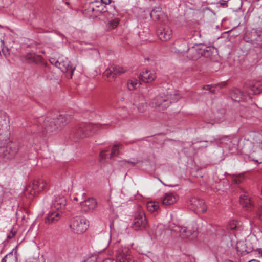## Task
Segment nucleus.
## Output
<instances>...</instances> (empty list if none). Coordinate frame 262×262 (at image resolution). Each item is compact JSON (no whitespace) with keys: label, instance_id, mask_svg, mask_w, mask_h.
<instances>
[{"label":"nucleus","instance_id":"c03bdc74","mask_svg":"<svg viewBox=\"0 0 262 262\" xmlns=\"http://www.w3.org/2000/svg\"><path fill=\"white\" fill-rule=\"evenodd\" d=\"M228 0H220V4L222 6L225 5L227 4Z\"/></svg>","mask_w":262,"mask_h":262},{"label":"nucleus","instance_id":"f3484780","mask_svg":"<svg viewBox=\"0 0 262 262\" xmlns=\"http://www.w3.org/2000/svg\"><path fill=\"white\" fill-rule=\"evenodd\" d=\"M67 200L63 195L56 196L53 201V208L62 213L65 210Z\"/></svg>","mask_w":262,"mask_h":262},{"label":"nucleus","instance_id":"20e7f679","mask_svg":"<svg viewBox=\"0 0 262 262\" xmlns=\"http://www.w3.org/2000/svg\"><path fill=\"white\" fill-rule=\"evenodd\" d=\"M170 229L171 231V234L175 236H180L183 239H193L195 238L198 234L195 229H190L189 227H181L173 225Z\"/></svg>","mask_w":262,"mask_h":262},{"label":"nucleus","instance_id":"8fccbe9b","mask_svg":"<svg viewBox=\"0 0 262 262\" xmlns=\"http://www.w3.org/2000/svg\"><path fill=\"white\" fill-rule=\"evenodd\" d=\"M56 61V60H55V59H51L50 60V62H51V63L52 64H54V65H55V61Z\"/></svg>","mask_w":262,"mask_h":262},{"label":"nucleus","instance_id":"f704fd0d","mask_svg":"<svg viewBox=\"0 0 262 262\" xmlns=\"http://www.w3.org/2000/svg\"><path fill=\"white\" fill-rule=\"evenodd\" d=\"M256 218L262 221V206H260L258 208L256 211Z\"/></svg>","mask_w":262,"mask_h":262},{"label":"nucleus","instance_id":"4be33fe9","mask_svg":"<svg viewBox=\"0 0 262 262\" xmlns=\"http://www.w3.org/2000/svg\"><path fill=\"white\" fill-rule=\"evenodd\" d=\"M244 139L251 142L253 145L259 143L262 140V135L256 132H249L244 135Z\"/></svg>","mask_w":262,"mask_h":262},{"label":"nucleus","instance_id":"bb28decb","mask_svg":"<svg viewBox=\"0 0 262 262\" xmlns=\"http://www.w3.org/2000/svg\"><path fill=\"white\" fill-rule=\"evenodd\" d=\"M251 154L253 157L262 159V140L259 143L253 145Z\"/></svg>","mask_w":262,"mask_h":262},{"label":"nucleus","instance_id":"6ab92c4d","mask_svg":"<svg viewBox=\"0 0 262 262\" xmlns=\"http://www.w3.org/2000/svg\"><path fill=\"white\" fill-rule=\"evenodd\" d=\"M157 75L154 70L144 69L140 74L139 78L144 82H150L153 81L156 78Z\"/></svg>","mask_w":262,"mask_h":262},{"label":"nucleus","instance_id":"cd10ccee","mask_svg":"<svg viewBox=\"0 0 262 262\" xmlns=\"http://www.w3.org/2000/svg\"><path fill=\"white\" fill-rule=\"evenodd\" d=\"M239 202L241 204L245 209L250 210L252 207V202L251 199L246 194L242 195L240 196Z\"/></svg>","mask_w":262,"mask_h":262},{"label":"nucleus","instance_id":"72a5a7b5","mask_svg":"<svg viewBox=\"0 0 262 262\" xmlns=\"http://www.w3.org/2000/svg\"><path fill=\"white\" fill-rule=\"evenodd\" d=\"M226 83L225 82H223V83H219L217 84H215V85H205L203 89L204 90L209 91L210 93H211L212 94H214L215 91L214 89H213V88H215L217 86H219L220 88H222V87L225 86L226 85Z\"/></svg>","mask_w":262,"mask_h":262},{"label":"nucleus","instance_id":"f8f14e48","mask_svg":"<svg viewBox=\"0 0 262 262\" xmlns=\"http://www.w3.org/2000/svg\"><path fill=\"white\" fill-rule=\"evenodd\" d=\"M55 66L60 69L63 73L69 72L70 74V78H72L73 73L75 69V67H73L67 59L65 60L59 59L55 61Z\"/></svg>","mask_w":262,"mask_h":262},{"label":"nucleus","instance_id":"a211bd4d","mask_svg":"<svg viewBox=\"0 0 262 262\" xmlns=\"http://www.w3.org/2000/svg\"><path fill=\"white\" fill-rule=\"evenodd\" d=\"M246 37L253 43L259 44L262 42V32L255 29L246 33Z\"/></svg>","mask_w":262,"mask_h":262},{"label":"nucleus","instance_id":"dca6fc26","mask_svg":"<svg viewBox=\"0 0 262 262\" xmlns=\"http://www.w3.org/2000/svg\"><path fill=\"white\" fill-rule=\"evenodd\" d=\"M126 69L123 67L117 65H112L108 67L104 72V74L107 77H112L113 78L124 73Z\"/></svg>","mask_w":262,"mask_h":262},{"label":"nucleus","instance_id":"4468645a","mask_svg":"<svg viewBox=\"0 0 262 262\" xmlns=\"http://www.w3.org/2000/svg\"><path fill=\"white\" fill-rule=\"evenodd\" d=\"M133 104L137 107L138 112L141 113L145 112L147 107L144 96L142 95L135 94Z\"/></svg>","mask_w":262,"mask_h":262},{"label":"nucleus","instance_id":"7ed1b4c3","mask_svg":"<svg viewBox=\"0 0 262 262\" xmlns=\"http://www.w3.org/2000/svg\"><path fill=\"white\" fill-rule=\"evenodd\" d=\"M103 126V125L99 124L82 123L74 127L73 134L74 136L78 139H83L92 136L102 128Z\"/></svg>","mask_w":262,"mask_h":262},{"label":"nucleus","instance_id":"412c9836","mask_svg":"<svg viewBox=\"0 0 262 262\" xmlns=\"http://www.w3.org/2000/svg\"><path fill=\"white\" fill-rule=\"evenodd\" d=\"M62 213L57 210L51 211L45 219L46 224L50 225L58 222L62 215Z\"/></svg>","mask_w":262,"mask_h":262},{"label":"nucleus","instance_id":"6e6552de","mask_svg":"<svg viewBox=\"0 0 262 262\" xmlns=\"http://www.w3.org/2000/svg\"><path fill=\"white\" fill-rule=\"evenodd\" d=\"M9 118L7 114L3 111L0 112V142L6 140L9 134Z\"/></svg>","mask_w":262,"mask_h":262},{"label":"nucleus","instance_id":"ea45409f","mask_svg":"<svg viewBox=\"0 0 262 262\" xmlns=\"http://www.w3.org/2000/svg\"><path fill=\"white\" fill-rule=\"evenodd\" d=\"M96 258L95 257H89L86 259L83 262H96Z\"/></svg>","mask_w":262,"mask_h":262},{"label":"nucleus","instance_id":"aec40b11","mask_svg":"<svg viewBox=\"0 0 262 262\" xmlns=\"http://www.w3.org/2000/svg\"><path fill=\"white\" fill-rule=\"evenodd\" d=\"M97 205L96 201L90 198L81 203V210L83 212H91L96 208Z\"/></svg>","mask_w":262,"mask_h":262},{"label":"nucleus","instance_id":"c85d7f7f","mask_svg":"<svg viewBox=\"0 0 262 262\" xmlns=\"http://www.w3.org/2000/svg\"><path fill=\"white\" fill-rule=\"evenodd\" d=\"M141 85L139 81L135 78L129 79L127 83V88L129 90L132 91L138 88Z\"/></svg>","mask_w":262,"mask_h":262},{"label":"nucleus","instance_id":"58836bf2","mask_svg":"<svg viewBox=\"0 0 262 262\" xmlns=\"http://www.w3.org/2000/svg\"><path fill=\"white\" fill-rule=\"evenodd\" d=\"M16 232L15 231L11 230L10 233L8 234L7 235V238L11 239L13 238L16 234Z\"/></svg>","mask_w":262,"mask_h":262},{"label":"nucleus","instance_id":"79ce46f5","mask_svg":"<svg viewBox=\"0 0 262 262\" xmlns=\"http://www.w3.org/2000/svg\"><path fill=\"white\" fill-rule=\"evenodd\" d=\"M106 151H107V150L102 151L100 152V157L101 159H104L106 158V154H105Z\"/></svg>","mask_w":262,"mask_h":262},{"label":"nucleus","instance_id":"423d86ee","mask_svg":"<svg viewBox=\"0 0 262 262\" xmlns=\"http://www.w3.org/2000/svg\"><path fill=\"white\" fill-rule=\"evenodd\" d=\"M89 225V222L85 218L77 216L71 220L69 226L74 233L81 234L88 229Z\"/></svg>","mask_w":262,"mask_h":262},{"label":"nucleus","instance_id":"a878e982","mask_svg":"<svg viewBox=\"0 0 262 262\" xmlns=\"http://www.w3.org/2000/svg\"><path fill=\"white\" fill-rule=\"evenodd\" d=\"M176 202V198L173 193H166L162 198V202L163 205H170L173 204Z\"/></svg>","mask_w":262,"mask_h":262},{"label":"nucleus","instance_id":"0eeeda50","mask_svg":"<svg viewBox=\"0 0 262 262\" xmlns=\"http://www.w3.org/2000/svg\"><path fill=\"white\" fill-rule=\"evenodd\" d=\"M18 150V143L11 142L6 146H0V156L6 159H11L14 157Z\"/></svg>","mask_w":262,"mask_h":262},{"label":"nucleus","instance_id":"49530a36","mask_svg":"<svg viewBox=\"0 0 262 262\" xmlns=\"http://www.w3.org/2000/svg\"><path fill=\"white\" fill-rule=\"evenodd\" d=\"M102 3L105 4H108L111 3V0H101Z\"/></svg>","mask_w":262,"mask_h":262},{"label":"nucleus","instance_id":"a19ab883","mask_svg":"<svg viewBox=\"0 0 262 262\" xmlns=\"http://www.w3.org/2000/svg\"><path fill=\"white\" fill-rule=\"evenodd\" d=\"M2 52H3V55L6 57H7L9 55V54H10L8 48L3 49H2Z\"/></svg>","mask_w":262,"mask_h":262},{"label":"nucleus","instance_id":"39448f33","mask_svg":"<svg viewBox=\"0 0 262 262\" xmlns=\"http://www.w3.org/2000/svg\"><path fill=\"white\" fill-rule=\"evenodd\" d=\"M47 187L46 182L42 179L34 180L28 184L24 191L25 194L28 198L36 196L41 191L45 190Z\"/></svg>","mask_w":262,"mask_h":262},{"label":"nucleus","instance_id":"393cba45","mask_svg":"<svg viewBox=\"0 0 262 262\" xmlns=\"http://www.w3.org/2000/svg\"><path fill=\"white\" fill-rule=\"evenodd\" d=\"M23 60L29 63H34L38 64L41 62L42 57L41 56L36 55L34 53H29L24 57Z\"/></svg>","mask_w":262,"mask_h":262},{"label":"nucleus","instance_id":"1a4fd4ad","mask_svg":"<svg viewBox=\"0 0 262 262\" xmlns=\"http://www.w3.org/2000/svg\"><path fill=\"white\" fill-rule=\"evenodd\" d=\"M147 222L144 211L139 209L134 216V219L132 224V227L136 230H142L146 227Z\"/></svg>","mask_w":262,"mask_h":262},{"label":"nucleus","instance_id":"4c0bfd02","mask_svg":"<svg viewBox=\"0 0 262 262\" xmlns=\"http://www.w3.org/2000/svg\"><path fill=\"white\" fill-rule=\"evenodd\" d=\"M190 26H194V29H195V30H194V32H195V34L198 35H199V24H194L193 25H191Z\"/></svg>","mask_w":262,"mask_h":262},{"label":"nucleus","instance_id":"37998d69","mask_svg":"<svg viewBox=\"0 0 262 262\" xmlns=\"http://www.w3.org/2000/svg\"><path fill=\"white\" fill-rule=\"evenodd\" d=\"M102 262H117V261L111 258H107L104 260Z\"/></svg>","mask_w":262,"mask_h":262},{"label":"nucleus","instance_id":"2eb2a0df","mask_svg":"<svg viewBox=\"0 0 262 262\" xmlns=\"http://www.w3.org/2000/svg\"><path fill=\"white\" fill-rule=\"evenodd\" d=\"M189 205L191 209L197 210L198 212H204L207 207L204 201L196 198H192L189 201Z\"/></svg>","mask_w":262,"mask_h":262},{"label":"nucleus","instance_id":"7c9ffc66","mask_svg":"<svg viewBox=\"0 0 262 262\" xmlns=\"http://www.w3.org/2000/svg\"><path fill=\"white\" fill-rule=\"evenodd\" d=\"M123 145L121 144H115L111 149V152L110 155L111 159L119 155L120 154L119 149H122Z\"/></svg>","mask_w":262,"mask_h":262},{"label":"nucleus","instance_id":"09e8293b","mask_svg":"<svg viewBox=\"0 0 262 262\" xmlns=\"http://www.w3.org/2000/svg\"><path fill=\"white\" fill-rule=\"evenodd\" d=\"M236 227V225H230L228 226V228L231 230H234Z\"/></svg>","mask_w":262,"mask_h":262},{"label":"nucleus","instance_id":"c756f323","mask_svg":"<svg viewBox=\"0 0 262 262\" xmlns=\"http://www.w3.org/2000/svg\"><path fill=\"white\" fill-rule=\"evenodd\" d=\"M243 96V93L238 89H234L231 92V97L235 101H240L242 99Z\"/></svg>","mask_w":262,"mask_h":262},{"label":"nucleus","instance_id":"5fc2aeb1","mask_svg":"<svg viewBox=\"0 0 262 262\" xmlns=\"http://www.w3.org/2000/svg\"><path fill=\"white\" fill-rule=\"evenodd\" d=\"M74 200H75V201H77L78 200L77 198H76V197L74 198Z\"/></svg>","mask_w":262,"mask_h":262},{"label":"nucleus","instance_id":"b1692460","mask_svg":"<svg viewBox=\"0 0 262 262\" xmlns=\"http://www.w3.org/2000/svg\"><path fill=\"white\" fill-rule=\"evenodd\" d=\"M236 248L237 252L241 255H245L253 251L252 247L247 246L245 241H238Z\"/></svg>","mask_w":262,"mask_h":262},{"label":"nucleus","instance_id":"f257e3e1","mask_svg":"<svg viewBox=\"0 0 262 262\" xmlns=\"http://www.w3.org/2000/svg\"><path fill=\"white\" fill-rule=\"evenodd\" d=\"M180 98L178 92L175 90H171L165 93H161L154 98L150 105L155 107L159 111H162L167 109L172 103L177 101Z\"/></svg>","mask_w":262,"mask_h":262},{"label":"nucleus","instance_id":"2f4dec72","mask_svg":"<svg viewBox=\"0 0 262 262\" xmlns=\"http://www.w3.org/2000/svg\"><path fill=\"white\" fill-rule=\"evenodd\" d=\"M146 207L150 212H157L159 209V203L156 202H148L147 203Z\"/></svg>","mask_w":262,"mask_h":262},{"label":"nucleus","instance_id":"3c124183","mask_svg":"<svg viewBox=\"0 0 262 262\" xmlns=\"http://www.w3.org/2000/svg\"><path fill=\"white\" fill-rule=\"evenodd\" d=\"M89 9H90V11H91L92 12H94L95 10V8L94 7H91V6H90Z\"/></svg>","mask_w":262,"mask_h":262},{"label":"nucleus","instance_id":"864d4df0","mask_svg":"<svg viewBox=\"0 0 262 262\" xmlns=\"http://www.w3.org/2000/svg\"><path fill=\"white\" fill-rule=\"evenodd\" d=\"M8 193H9L8 192L4 191V196H8Z\"/></svg>","mask_w":262,"mask_h":262},{"label":"nucleus","instance_id":"ddd939ff","mask_svg":"<svg viewBox=\"0 0 262 262\" xmlns=\"http://www.w3.org/2000/svg\"><path fill=\"white\" fill-rule=\"evenodd\" d=\"M157 34L161 40L166 41L171 38L172 32L171 29L168 26L161 25L157 29Z\"/></svg>","mask_w":262,"mask_h":262},{"label":"nucleus","instance_id":"9d476101","mask_svg":"<svg viewBox=\"0 0 262 262\" xmlns=\"http://www.w3.org/2000/svg\"><path fill=\"white\" fill-rule=\"evenodd\" d=\"M241 138L234 136H229L223 137L217 140L218 143L225 145L230 150H236L238 146Z\"/></svg>","mask_w":262,"mask_h":262},{"label":"nucleus","instance_id":"e433bc0d","mask_svg":"<svg viewBox=\"0 0 262 262\" xmlns=\"http://www.w3.org/2000/svg\"><path fill=\"white\" fill-rule=\"evenodd\" d=\"M13 257V254L12 252L9 253L8 254L5 255L2 259L1 262H6L7 258H12Z\"/></svg>","mask_w":262,"mask_h":262},{"label":"nucleus","instance_id":"5701e85b","mask_svg":"<svg viewBox=\"0 0 262 262\" xmlns=\"http://www.w3.org/2000/svg\"><path fill=\"white\" fill-rule=\"evenodd\" d=\"M151 18L154 20H157L161 23H165L167 21V17L165 14L159 9H154L150 13Z\"/></svg>","mask_w":262,"mask_h":262},{"label":"nucleus","instance_id":"9b49d317","mask_svg":"<svg viewBox=\"0 0 262 262\" xmlns=\"http://www.w3.org/2000/svg\"><path fill=\"white\" fill-rule=\"evenodd\" d=\"M115 257L117 262H133L130 250L127 247H115Z\"/></svg>","mask_w":262,"mask_h":262},{"label":"nucleus","instance_id":"603ef678","mask_svg":"<svg viewBox=\"0 0 262 262\" xmlns=\"http://www.w3.org/2000/svg\"><path fill=\"white\" fill-rule=\"evenodd\" d=\"M248 262H259V261L255 259H252L251 260H249Z\"/></svg>","mask_w":262,"mask_h":262},{"label":"nucleus","instance_id":"c9c22d12","mask_svg":"<svg viewBox=\"0 0 262 262\" xmlns=\"http://www.w3.org/2000/svg\"><path fill=\"white\" fill-rule=\"evenodd\" d=\"M119 20L118 18L114 19L110 21V25L112 29L115 28L118 25Z\"/></svg>","mask_w":262,"mask_h":262},{"label":"nucleus","instance_id":"f03ea898","mask_svg":"<svg viewBox=\"0 0 262 262\" xmlns=\"http://www.w3.org/2000/svg\"><path fill=\"white\" fill-rule=\"evenodd\" d=\"M70 119V115L68 114H59L54 118L47 117L43 123V132L50 133L61 130L68 124Z\"/></svg>","mask_w":262,"mask_h":262},{"label":"nucleus","instance_id":"a18cd8bd","mask_svg":"<svg viewBox=\"0 0 262 262\" xmlns=\"http://www.w3.org/2000/svg\"><path fill=\"white\" fill-rule=\"evenodd\" d=\"M234 183H240L241 181H240V177H237L236 178H235L234 180H233Z\"/></svg>","mask_w":262,"mask_h":262},{"label":"nucleus","instance_id":"de8ad7c7","mask_svg":"<svg viewBox=\"0 0 262 262\" xmlns=\"http://www.w3.org/2000/svg\"><path fill=\"white\" fill-rule=\"evenodd\" d=\"M123 162H124L125 163H130L133 165H135L136 163V162H135L129 161H126V160H124V161H123Z\"/></svg>","mask_w":262,"mask_h":262},{"label":"nucleus","instance_id":"473e14b6","mask_svg":"<svg viewBox=\"0 0 262 262\" xmlns=\"http://www.w3.org/2000/svg\"><path fill=\"white\" fill-rule=\"evenodd\" d=\"M250 89L254 94H258L262 92V83L256 82L251 85Z\"/></svg>","mask_w":262,"mask_h":262}]
</instances>
